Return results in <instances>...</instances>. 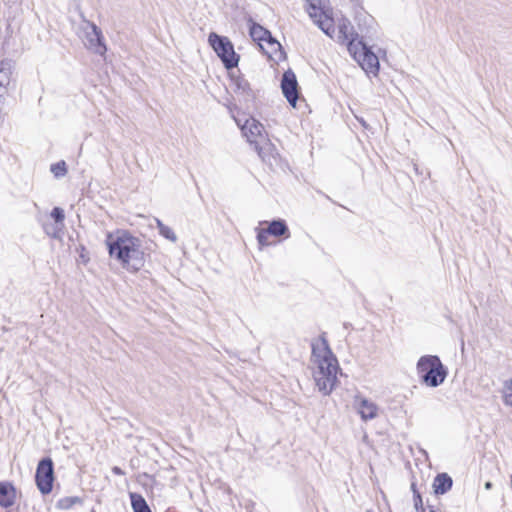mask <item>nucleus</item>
<instances>
[{"label": "nucleus", "instance_id": "obj_26", "mask_svg": "<svg viewBox=\"0 0 512 512\" xmlns=\"http://www.w3.org/2000/svg\"><path fill=\"white\" fill-rule=\"evenodd\" d=\"M263 41H265L267 43V45L269 46V48L272 50V51H279V57H278V60H281L284 58L285 56V53L282 49V46L281 44L272 36V34L270 33V37H266V39H264Z\"/></svg>", "mask_w": 512, "mask_h": 512}, {"label": "nucleus", "instance_id": "obj_13", "mask_svg": "<svg viewBox=\"0 0 512 512\" xmlns=\"http://www.w3.org/2000/svg\"><path fill=\"white\" fill-rule=\"evenodd\" d=\"M453 485L452 477L447 473H439L433 481V489L436 495H443L447 493Z\"/></svg>", "mask_w": 512, "mask_h": 512}, {"label": "nucleus", "instance_id": "obj_14", "mask_svg": "<svg viewBox=\"0 0 512 512\" xmlns=\"http://www.w3.org/2000/svg\"><path fill=\"white\" fill-rule=\"evenodd\" d=\"M264 130L263 125L255 120L254 118L247 120L244 127L242 128L243 133L247 136L248 141L250 143H256V141L252 138L257 136H261L262 131Z\"/></svg>", "mask_w": 512, "mask_h": 512}, {"label": "nucleus", "instance_id": "obj_22", "mask_svg": "<svg viewBox=\"0 0 512 512\" xmlns=\"http://www.w3.org/2000/svg\"><path fill=\"white\" fill-rule=\"evenodd\" d=\"M250 36L255 41H263L266 37H270V31L257 23H253L249 30Z\"/></svg>", "mask_w": 512, "mask_h": 512}, {"label": "nucleus", "instance_id": "obj_31", "mask_svg": "<svg viewBox=\"0 0 512 512\" xmlns=\"http://www.w3.org/2000/svg\"><path fill=\"white\" fill-rule=\"evenodd\" d=\"M111 470H112V472L115 475H120L121 476V475L125 474V472L120 467H118V466H113Z\"/></svg>", "mask_w": 512, "mask_h": 512}, {"label": "nucleus", "instance_id": "obj_10", "mask_svg": "<svg viewBox=\"0 0 512 512\" xmlns=\"http://www.w3.org/2000/svg\"><path fill=\"white\" fill-rule=\"evenodd\" d=\"M17 489L10 481H0V507L8 509L16 503Z\"/></svg>", "mask_w": 512, "mask_h": 512}, {"label": "nucleus", "instance_id": "obj_16", "mask_svg": "<svg viewBox=\"0 0 512 512\" xmlns=\"http://www.w3.org/2000/svg\"><path fill=\"white\" fill-rule=\"evenodd\" d=\"M378 407L375 403L362 399L359 404V414L365 421L374 419L377 416Z\"/></svg>", "mask_w": 512, "mask_h": 512}, {"label": "nucleus", "instance_id": "obj_17", "mask_svg": "<svg viewBox=\"0 0 512 512\" xmlns=\"http://www.w3.org/2000/svg\"><path fill=\"white\" fill-rule=\"evenodd\" d=\"M13 63L11 60L5 59L0 61V89L5 90L10 83Z\"/></svg>", "mask_w": 512, "mask_h": 512}, {"label": "nucleus", "instance_id": "obj_20", "mask_svg": "<svg viewBox=\"0 0 512 512\" xmlns=\"http://www.w3.org/2000/svg\"><path fill=\"white\" fill-rule=\"evenodd\" d=\"M83 504V498L79 496H67L60 498L56 502V508L61 510H69L73 508L76 505H82Z\"/></svg>", "mask_w": 512, "mask_h": 512}, {"label": "nucleus", "instance_id": "obj_2", "mask_svg": "<svg viewBox=\"0 0 512 512\" xmlns=\"http://www.w3.org/2000/svg\"><path fill=\"white\" fill-rule=\"evenodd\" d=\"M312 361L316 364L313 371L315 385L323 395H329L337 384V374L340 370L338 360L333 354L326 339V333L323 332L318 342H313Z\"/></svg>", "mask_w": 512, "mask_h": 512}, {"label": "nucleus", "instance_id": "obj_1", "mask_svg": "<svg viewBox=\"0 0 512 512\" xmlns=\"http://www.w3.org/2000/svg\"><path fill=\"white\" fill-rule=\"evenodd\" d=\"M106 245L110 257L116 259L124 269L137 272L145 265V252L140 238L129 231L118 229L106 236Z\"/></svg>", "mask_w": 512, "mask_h": 512}, {"label": "nucleus", "instance_id": "obj_28", "mask_svg": "<svg viewBox=\"0 0 512 512\" xmlns=\"http://www.w3.org/2000/svg\"><path fill=\"white\" fill-rule=\"evenodd\" d=\"M269 235H270V233L268 232L267 229H257L256 238H257V242L260 247L269 245V242H268Z\"/></svg>", "mask_w": 512, "mask_h": 512}, {"label": "nucleus", "instance_id": "obj_24", "mask_svg": "<svg viewBox=\"0 0 512 512\" xmlns=\"http://www.w3.org/2000/svg\"><path fill=\"white\" fill-rule=\"evenodd\" d=\"M325 19H322V16H318L315 19V22L317 23L318 27L328 36H331L334 32V25L331 18H328L326 15Z\"/></svg>", "mask_w": 512, "mask_h": 512}, {"label": "nucleus", "instance_id": "obj_4", "mask_svg": "<svg viewBox=\"0 0 512 512\" xmlns=\"http://www.w3.org/2000/svg\"><path fill=\"white\" fill-rule=\"evenodd\" d=\"M208 42L226 69L230 70L238 66L240 57L235 52L234 45L228 37L211 32L208 36Z\"/></svg>", "mask_w": 512, "mask_h": 512}, {"label": "nucleus", "instance_id": "obj_34", "mask_svg": "<svg viewBox=\"0 0 512 512\" xmlns=\"http://www.w3.org/2000/svg\"><path fill=\"white\" fill-rule=\"evenodd\" d=\"M411 489H412V492L414 493V490H417L416 488V484L415 483H412L411 484Z\"/></svg>", "mask_w": 512, "mask_h": 512}, {"label": "nucleus", "instance_id": "obj_12", "mask_svg": "<svg viewBox=\"0 0 512 512\" xmlns=\"http://www.w3.org/2000/svg\"><path fill=\"white\" fill-rule=\"evenodd\" d=\"M339 39L343 42H347L349 52H352L354 48L358 47V34L354 32L353 27L349 22L343 21L339 24Z\"/></svg>", "mask_w": 512, "mask_h": 512}, {"label": "nucleus", "instance_id": "obj_8", "mask_svg": "<svg viewBox=\"0 0 512 512\" xmlns=\"http://www.w3.org/2000/svg\"><path fill=\"white\" fill-rule=\"evenodd\" d=\"M90 31L85 35V46L92 52L103 55L107 48L104 43V38L101 29L94 23H89Z\"/></svg>", "mask_w": 512, "mask_h": 512}, {"label": "nucleus", "instance_id": "obj_7", "mask_svg": "<svg viewBox=\"0 0 512 512\" xmlns=\"http://www.w3.org/2000/svg\"><path fill=\"white\" fill-rule=\"evenodd\" d=\"M280 86L287 102L292 107H296V103L299 99V86L296 75L291 69L286 70L282 74Z\"/></svg>", "mask_w": 512, "mask_h": 512}, {"label": "nucleus", "instance_id": "obj_5", "mask_svg": "<svg viewBox=\"0 0 512 512\" xmlns=\"http://www.w3.org/2000/svg\"><path fill=\"white\" fill-rule=\"evenodd\" d=\"M350 53L367 74L378 75L379 58L362 39L358 41V47Z\"/></svg>", "mask_w": 512, "mask_h": 512}, {"label": "nucleus", "instance_id": "obj_33", "mask_svg": "<svg viewBox=\"0 0 512 512\" xmlns=\"http://www.w3.org/2000/svg\"><path fill=\"white\" fill-rule=\"evenodd\" d=\"M492 488V483L491 482H486L485 483V489H491Z\"/></svg>", "mask_w": 512, "mask_h": 512}, {"label": "nucleus", "instance_id": "obj_9", "mask_svg": "<svg viewBox=\"0 0 512 512\" xmlns=\"http://www.w3.org/2000/svg\"><path fill=\"white\" fill-rule=\"evenodd\" d=\"M231 81L234 87V92L239 97H242L247 107H249V104L253 103L256 97L250 83L243 76H233Z\"/></svg>", "mask_w": 512, "mask_h": 512}, {"label": "nucleus", "instance_id": "obj_21", "mask_svg": "<svg viewBox=\"0 0 512 512\" xmlns=\"http://www.w3.org/2000/svg\"><path fill=\"white\" fill-rule=\"evenodd\" d=\"M322 1L323 0H306L307 11L311 18L325 15Z\"/></svg>", "mask_w": 512, "mask_h": 512}, {"label": "nucleus", "instance_id": "obj_29", "mask_svg": "<svg viewBox=\"0 0 512 512\" xmlns=\"http://www.w3.org/2000/svg\"><path fill=\"white\" fill-rule=\"evenodd\" d=\"M51 217L55 223L64 224L65 213L64 210L60 207H54L51 211Z\"/></svg>", "mask_w": 512, "mask_h": 512}, {"label": "nucleus", "instance_id": "obj_3", "mask_svg": "<svg viewBox=\"0 0 512 512\" xmlns=\"http://www.w3.org/2000/svg\"><path fill=\"white\" fill-rule=\"evenodd\" d=\"M420 382L430 388L439 387L448 376V368L437 355H423L416 364Z\"/></svg>", "mask_w": 512, "mask_h": 512}, {"label": "nucleus", "instance_id": "obj_36", "mask_svg": "<svg viewBox=\"0 0 512 512\" xmlns=\"http://www.w3.org/2000/svg\"><path fill=\"white\" fill-rule=\"evenodd\" d=\"M366 512H372L371 510H367Z\"/></svg>", "mask_w": 512, "mask_h": 512}, {"label": "nucleus", "instance_id": "obj_11", "mask_svg": "<svg viewBox=\"0 0 512 512\" xmlns=\"http://www.w3.org/2000/svg\"><path fill=\"white\" fill-rule=\"evenodd\" d=\"M255 149L262 161L271 169L279 166L280 156L271 143L266 142L264 146L255 144Z\"/></svg>", "mask_w": 512, "mask_h": 512}, {"label": "nucleus", "instance_id": "obj_32", "mask_svg": "<svg viewBox=\"0 0 512 512\" xmlns=\"http://www.w3.org/2000/svg\"><path fill=\"white\" fill-rule=\"evenodd\" d=\"M357 120L361 123V125H362L364 128H367V127H368V125L366 124V122L364 121V119H363V118H358V117H357Z\"/></svg>", "mask_w": 512, "mask_h": 512}, {"label": "nucleus", "instance_id": "obj_25", "mask_svg": "<svg viewBox=\"0 0 512 512\" xmlns=\"http://www.w3.org/2000/svg\"><path fill=\"white\" fill-rule=\"evenodd\" d=\"M50 171L56 178L64 177L67 174V165L64 160L54 163L50 167Z\"/></svg>", "mask_w": 512, "mask_h": 512}, {"label": "nucleus", "instance_id": "obj_27", "mask_svg": "<svg viewBox=\"0 0 512 512\" xmlns=\"http://www.w3.org/2000/svg\"><path fill=\"white\" fill-rule=\"evenodd\" d=\"M503 402L512 407V378L505 382L503 387Z\"/></svg>", "mask_w": 512, "mask_h": 512}, {"label": "nucleus", "instance_id": "obj_6", "mask_svg": "<svg viewBox=\"0 0 512 512\" xmlns=\"http://www.w3.org/2000/svg\"><path fill=\"white\" fill-rule=\"evenodd\" d=\"M54 480V463L50 457H44L38 462L35 473V483L41 494L52 491Z\"/></svg>", "mask_w": 512, "mask_h": 512}, {"label": "nucleus", "instance_id": "obj_35", "mask_svg": "<svg viewBox=\"0 0 512 512\" xmlns=\"http://www.w3.org/2000/svg\"><path fill=\"white\" fill-rule=\"evenodd\" d=\"M429 512H436V510L433 507H430Z\"/></svg>", "mask_w": 512, "mask_h": 512}, {"label": "nucleus", "instance_id": "obj_18", "mask_svg": "<svg viewBox=\"0 0 512 512\" xmlns=\"http://www.w3.org/2000/svg\"><path fill=\"white\" fill-rule=\"evenodd\" d=\"M131 506L134 512H152L145 498L138 493H130Z\"/></svg>", "mask_w": 512, "mask_h": 512}, {"label": "nucleus", "instance_id": "obj_15", "mask_svg": "<svg viewBox=\"0 0 512 512\" xmlns=\"http://www.w3.org/2000/svg\"><path fill=\"white\" fill-rule=\"evenodd\" d=\"M270 235L274 237L284 236L285 238L290 237V231L287 223L283 219H274L268 223L267 227Z\"/></svg>", "mask_w": 512, "mask_h": 512}, {"label": "nucleus", "instance_id": "obj_19", "mask_svg": "<svg viewBox=\"0 0 512 512\" xmlns=\"http://www.w3.org/2000/svg\"><path fill=\"white\" fill-rule=\"evenodd\" d=\"M42 228L46 235L53 239H61L62 238V231L64 228V224H58L55 222H44L42 224Z\"/></svg>", "mask_w": 512, "mask_h": 512}, {"label": "nucleus", "instance_id": "obj_30", "mask_svg": "<svg viewBox=\"0 0 512 512\" xmlns=\"http://www.w3.org/2000/svg\"><path fill=\"white\" fill-rule=\"evenodd\" d=\"M413 500H414V506H415L416 510H419L420 508L422 509V506H423L422 497L418 490H414Z\"/></svg>", "mask_w": 512, "mask_h": 512}, {"label": "nucleus", "instance_id": "obj_23", "mask_svg": "<svg viewBox=\"0 0 512 512\" xmlns=\"http://www.w3.org/2000/svg\"><path fill=\"white\" fill-rule=\"evenodd\" d=\"M157 228L159 230V234L165 239L175 243L177 241V236L175 232L167 225H165L161 220L156 219Z\"/></svg>", "mask_w": 512, "mask_h": 512}]
</instances>
